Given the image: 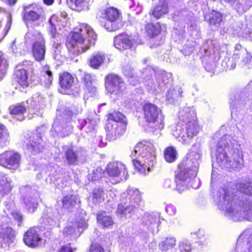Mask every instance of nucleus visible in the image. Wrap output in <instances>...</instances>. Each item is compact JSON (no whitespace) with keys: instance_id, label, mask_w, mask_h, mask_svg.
Listing matches in <instances>:
<instances>
[{"instance_id":"f257e3e1","label":"nucleus","mask_w":252,"mask_h":252,"mask_svg":"<svg viewBox=\"0 0 252 252\" xmlns=\"http://www.w3.org/2000/svg\"><path fill=\"white\" fill-rule=\"evenodd\" d=\"M215 201L220 212L230 219L252 221V196L244 197L236 189L222 188L217 193Z\"/></svg>"},{"instance_id":"f03ea898","label":"nucleus","mask_w":252,"mask_h":252,"mask_svg":"<svg viewBox=\"0 0 252 252\" xmlns=\"http://www.w3.org/2000/svg\"><path fill=\"white\" fill-rule=\"evenodd\" d=\"M200 157V146L198 144H195L187 155L186 160L179 165L176 175L175 182L177 189L180 192L186 189L188 183L190 179L196 176Z\"/></svg>"},{"instance_id":"7ed1b4c3","label":"nucleus","mask_w":252,"mask_h":252,"mask_svg":"<svg viewBox=\"0 0 252 252\" xmlns=\"http://www.w3.org/2000/svg\"><path fill=\"white\" fill-rule=\"evenodd\" d=\"M96 35L91 27L82 24L70 33L66 43L68 52L78 55L87 51L94 44Z\"/></svg>"},{"instance_id":"20e7f679","label":"nucleus","mask_w":252,"mask_h":252,"mask_svg":"<svg viewBox=\"0 0 252 252\" xmlns=\"http://www.w3.org/2000/svg\"><path fill=\"white\" fill-rule=\"evenodd\" d=\"M130 156L138 171L143 175L148 174L156 162L155 145L149 141L139 142L131 151Z\"/></svg>"},{"instance_id":"39448f33","label":"nucleus","mask_w":252,"mask_h":252,"mask_svg":"<svg viewBox=\"0 0 252 252\" xmlns=\"http://www.w3.org/2000/svg\"><path fill=\"white\" fill-rule=\"evenodd\" d=\"M216 160L219 165L222 168H242L244 165L242 152L240 149H236L233 152L222 151L221 149H217Z\"/></svg>"},{"instance_id":"423d86ee","label":"nucleus","mask_w":252,"mask_h":252,"mask_svg":"<svg viewBox=\"0 0 252 252\" xmlns=\"http://www.w3.org/2000/svg\"><path fill=\"white\" fill-rule=\"evenodd\" d=\"M200 129L196 120L186 123L185 126L179 123L170 127L171 134L185 144L189 143L190 140L197 135Z\"/></svg>"},{"instance_id":"0eeeda50","label":"nucleus","mask_w":252,"mask_h":252,"mask_svg":"<svg viewBox=\"0 0 252 252\" xmlns=\"http://www.w3.org/2000/svg\"><path fill=\"white\" fill-rule=\"evenodd\" d=\"M142 77L145 80V85L150 89L158 91L171 80L172 74L164 70L156 73L154 69L148 67L144 69Z\"/></svg>"},{"instance_id":"6e6552de","label":"nucleus","mask_w":252,"mask_h":252,"mask_svg":"<svg viewBox=\"0 0 252 252\" xmlns=\"http://www.w3.org/2000/svg\"><path fill=\"white\" fill-rule=\"evenodd\" d=\"M127 198L129 200L128 206H124L119 205L117 209V213L121 215V217H130L132 212L138 207L141 201V195L139 190L135 189H129L127 191Z\"/></svg>"},{"instance_id":"1a4fd4ad","label":"nucleus","mask_w":252,"mask_h":252,"mask_svg":"<svg viewBox=\"0 0 252 252\" xmlns=\"http://www.w3.org/2000/svg\"><path fill=\"white\" fill-rule=\"evenodd\" d=\"M145 117L148 122L153 123L155 130H161L164 127V117L161 110L156 105L146 104L144 106Z\"/></svg>"},{"instance_id":"9d476101","label":"nucleus","mask_w":252,"mask_h":252,"mask_svg":"<svg viewBox=\"0 0 252 252\" xmlns=\"http://www.w3.org/2000/svg\"><path fill=\"white\" fill-rule=\"evenodd\" d=\"M27 40L33 38L35 40L32 46L33 57L37 61L43 60L45 53V41L41 34L37 31L28 32L25 36Z\"/></svg>"},{"instance_id":"9b49d317","label":"nucleus","mask_w":252,"mask_h":252,"mask_svg":"<svg viewBox=\"0 0 252 252\" xmlns=\"http://www.w3.org/2000/svg\"><path fill=\"white\" fill-rule=\"evenodd\" d=\"M105 170L106 173L111 178L113 183H117L127 179L128 173L125 165L121 162L109 163Z\"/></svg>"},{"instance_id":"f8f14e48","label":"nucleus","mask_w":252,"mask_h":252,"mask_svg":"<svg viewBox=\"0 0 252 252\" xmlns=\"http://www.w3.org/2000/svg\"><path fill=\"white\" fill-rule=\"evenodd\" d=\"M9 220L7 216H0V249L5 248L15 237L13 229L8 226Z\"/></svg>"},{"instance_id":"ddd939ff","label":"nucleus","mask_w":252,"mask_h":252,"mask_svg":"<svg viewBox=\"0 0 252 252\" xmlns=\"http://www.w3.org/2000/svg\"><path fill=\"white\" fill-rule=\"evenodd\" d=\"M21 156L13 151H6L0 155V164L8 169L16 170L20 165Z\"/></svg>"},{"instance_id":"4468645a","label":"nucleus","mask_w":252,"mask_h":252,"mask_svg":"<svg viewBox=\"0 0 252 252\" xmlns=\"http://www.w3.org/2000/svg\"><path fill=\"white\" fill-rule=\"evenodd\" d=\"M45 11L43 7L33 3L24 7L23 18L25 21H36L43 18Z\"/></svg>"},{"instance_id":"2eb2a0df","label":"nucleus","mask_w":252,"mask_h":252,"mask_svg":"<svg viewBox=\"0 0 252 252\" xmlns=\"http://www.w3.org/2000/svg\"><path fill=\"white\" fill-rule=\"evenodd\" d=\"M126 122H108L106 126L107 138L114 140L123 135L126 131Z\"/></svg>"},{"instance_id":"dca6fc26","label":"nucleus","mask_w":252,"mask_h":252,"mask_svg":"<svg viewBox=\"0 0 252 252\" xmlns=\"http://www.w3.org/2000/svg\"><path fill=\"white\" fill-rule=\"evenodd\" d=\"M106 88L111 94H119L122 92L125 85L123 80L119 76L115 74H109L105 78Z\"/></svg>"},{"instance_id":"f3484780","label":"nucleus","mask_w":252,"mask_h":252,"mask_svg":"<svg viewBox=\"0 0 252 252\" xmlns=\"http://www.w3.org/2000/svg\"><path fill=\"white\" fill-rule=\"evenodd\" d=\"M40 229L38 227H31L25 233L23 241L25 244L32 248L39 246L42 242Z\"/></svg>"},{"instance_id":"a211bd4d","label":"nucleus","mask_w":252,"mask_h":252,"mask_svg":"<svg viewBox=\"0 0 252 252\" xmlns=\"http://www.w3.org/2000/svg\"><path fill=\"white\" fill-rule=\"evenodd\" d=\"M217 149H221L222 151L227 150L228 152H233L236 149H240V145L231 135H225L219 141Z\"/></svg>"},{"instance_id":"6ab92c4d","label":"nucleus","mask_w":252,"mask_h":252,"mask_svg":"<svg viewBox=\"0 0 252 252\" xmlns=\"http://www.w3.org/2000/svg\"><path fill=\"white\" fill-rule=\"evenodd\" d=\"M59 82L61 88L65 91H67V92H64V94H70L75 85L74 76L67 72L60 75Z\"/></svg>"},{"instance_id":"aec40b11","label":"nucleus","mask_w":252,"mask_h":252,"mask_svg":"<svg viewBox=\"0 0 252 252\" xmlns=\"http://www.w3.org/2000/svg\"><path fill=\"white\" fill-rule=\"evenodd\" d=\"M114 44L117 49L123 51L130 48L133 45V42L130 36L122 33L115 37Z\"/></svg>"},{"instance_id":"412c9836","label":"nucleus","mask_w":252,"mask_h":252,"mask_svg":"<svg viewBox=\"0 0 252 252\" xmlns=\"http://www.w3.org/2000/svg\"><path fill=\"white\" fill-rule=\"evenodd\" d=\"M142 223L153 233H158V226L160 223L159 217L154 215H145L142 219Z\"/></svg>"},{"instance_id":"4be33fe9","label":"nucleus","mask_w":252,"mask_h":252,"mask_svg":"<svg viewBox=\"0 0 252 252\" xmlns=\"http://www.w3.org/2000/svg\"><path fill=\"white\" fill-rule=\"evenodd\" d=\"M11 180L0 171V200L7 195L13 188Z\"/></svg>"},{"instance_id":"5701e85b","label":"nucleus","mask_w":252,"mask_h":252,"mask_svg":"<svg viewBox=\"0 0 252 252\" xmlns=\"http://www.w3.org/2000/svg\"><path fill=\"white\" fill-rule=\"evenodd\" d=\"M72 130L71 125L61 123L60 121L56 120L54 122L51 131L55 132L57 135L64 137L68 135Z\"/></svg>"},{"instance_id":"b1692460","label":"nucleus","mask_w":252,"mask_h":252,"mask_svg":"<svg viewBox=\"0 0 252 252\" xmlns=\"http://www.w3.org/2000/svg\"><path fill=\"white\" fill-rule=\"evenodd\" d=\"M44 99L40 94L36 93L27 101L28 104L29 110L35 113V111L43 108L44 106Z\"/></svg>"},{"instance_id":"393cba45","label":"nucleus","mask_w":252,"mask_h":252,"mask_svg":"<svg viewBox=\"0 0 252 252\" xmlns=\"http://www.w3.org/2000/svg\"><path fill=\"white\" fill-rule=\"evenodd\" d=\"M168 12V7L167 3L164 1L159 2L151 9L149 14L156 19H158L164 16Z\"/></svg>"},{"instance_id":"a878e982","label":"nucleus","mask_w":252,"mask_h":252,"mask_svg":"<svg viewBox=\"0 0 252 252\" xmlns=\"http://www.w3.org/2000/svg\"><path fill=\"white\" fill-rule=\"evenodd\" d=\"M8 109L10 114L14 118L19 121H22L25 119L24 114L26 111L27 107L23 103L11 105Z\"/></svg>"},{"instance_id":"bb28decb","label":"nucleus","mask_w":252,"mask_h":252,"mask_svg":"<svg viewBox=\"0 0 252 252\" xmlns=\"http://www.w3.org/2000/svg\"><path fill=\"white\" fill-rule=\"evenodd\" d=\"M178 117L181 122L186 123L196 120V113L193 108L185 107L179 111Z\"/></svg>"},{"instance_id":"cd10ccee","label":"nucleus","mask_w":252,"mask_h":252,"mask_svg":"<svg viewBox=\"0 0 252 252\" xmlns=\"http://www.w3.org/2000/svg\"><path fill=\"white\" fill-rule=\"evenodd\" d=\"M82 231L76 229V224L72 222H68L63 230L64 237L70 240H74L78 237Z\"/></svg>"},{"instance_id":"c85d7f7f","label":"nucleus","mask_w":252,"mask_h":252,"mask_svg":"<svg viewBox=\"0 0 252 252\" xmlns=\"http://www.w3.org/2000/svg\"><path fill=\"white\" fill-rule=\"evenodd\" d=\"M105 59V55L100 53H94L91 57L89 65L90 67L94 69H98L103 63Z\"/></svg>"},{"instance_id":"c756f323","label":"nucleus","mask_w":252,"mask_h":252,"mask_svg":"<svg viewBox=\"0 0 252 252\" xmlns=\"http://www.w3.org/2000/svg\"><path fill=\"white\" fill-rule=\"evenodd\" d=\"M86 88L90 93L92 94H94L96 91V88L94 85L95 80V76L91 74L84 73L82 78Z\"/></svg>"},{"instance_id":"7c9ffc66","label":"nucleus","mask_w":252,"mask_h":252,"mask_svg":"<svg viewBox=\"0 0 252 252\" xmlns=\"http://www.w3.org/2000/svg\"><path fill=\"white\" fill-rule=\"evenodd\" d=\"M41 142L42 140L40 138L36 139L35 141L32 139L30 140L27 145L28 151L32 154H38L43 149Z\"/></svg>"},{"instance_id":"2f4dec72","label":"nucleus","mask_w":252,"mask_h":252,"mask_svg":"<svg viewBox=\"0 0 252 252\" xmlns=\"http://www.w3.org/2000/svg\"><path fill=\"white\" fill-rule=\"evenodd\" d=\"M16 68L15 74L17 76V82L23 88L28 87L29 84L27 71L25 69L21 68L20 65L17 66Z\"/></svg>"},{"instance_id":"473e14b6","label":"nucleus","mask_w":252,"mask_h":252,"mask_svg":"<svg viewBox=\"0 0 252 252\" xmlns=\"http://www.w3.org/2000/svg\"><path fill=\"white\" fill-rule=\"evenodd\" d=\"M97 220L98 223L104 227L112 226L114 223L112 218L108 216L105 212H102L97 214Z\"/></svg>"},{"instance_id":"72a5a7b5","label":"nucleus","mask_w":252,"mask_h":252,"mask_svg":"<svg viewBox=\"0 0 252 252\" xmlns=\"http://www.w3.org/2000/svg\"><path fill=\"white\" fill-rule=\"evenodd\" d=\"M182 93V89L179 87L170 89L168 91L166 99L169 103H173L181 97Z\"/></svg>"},{"instance_id":"f704fd0d","label":"nucleus","mask_w":252,"mask_h":252,"mask_svg":"<svg viewBox=\"0 0 252 252\" xmlns=\"http://www.w3.org/2000/svg\"><path fill=\"white\" fill-rule=\"evenodd\" d=\"M41 81L44 82L46 86L50 85L53 80V75L50 67L48 65H44L41 71Z\"/></svg>"},{"instance_id":"c9c22d12","label":"nucleus","mask_w":252,"mask_h":252,"mask_svg":"<svg viewBox=\"0 0 252 252\" xmlns=\"http://www.w3.org/2000/svg\"><path fill=\"white\" fill-rule=\"evenodd\" d=\"M162 28H165L164 25H161L159 23H157L155 24H147L146 27V30L148 33L151 37H154L157 36L160 32Z\"/></svg>"},{"instance_id":"e433bc0d","label":"nucleus","mask_w":252,"mask_h":252,"mask_svg":"<svg viewBox=\"0 0 252 252\" xmlns=\"http://www.w3.org/2000/svg\"><path fill=\"white\" fill-rule=\"evenodd\" d=\"M176 243V239L175 237H167L158 244V247L161 251H166L173 248Z\"/></svg>"},{"instance_id":"4c0bfd02","label":"nucleus","mask_w":252,"mask_h":252,"mask_svg":"<svg viewBox=\"0 0 252 252\" xmlns=\"http://www.w3.org/2000/svg\"><path fill=\"white\" fill-rule=\"evenodd\" d=\"M65 158L67 163L69 165L76 163L78 158V153L72 148H68L65 153Z\"/></svg>"},{"instance_id":"58836bf2","label":"nucleus","mask_w":252,"mask_h":252,"mask_svg":"<svg viewBox=\"0 0 252 252\" xmlns=\"http://www.w3.org/2000/svg\"><path fill=\"white\" fill-rule=\"evenodd\" d=\"M24 201L26 209L29 212L33 213L37 209L38 203L35 199L27 196L24 198Z\"/></svg>"},{"instance_id":"ea45409f","label":"nucleus","mask_w":252,"mask_h":252,"mask_svg":"<svg viewBox=\"0 0 252 252\" xmlns=\"http://www.w3.org/2000/svg\"><path fill=\"white\" fill-rule=\"evenodd\" d=\"M77 201V198L75 195H68L63 199V206L64 208L70 209L74 206Z\"/></svg>"},{"instance_id":"a19ab883","label":"nucleus","mask_w":252,"mask_h":252,"mask_svg":"<svg viewBox=\"0 0 252 252\" xmlns=\"http://www.w3.org/2000/svg\"><path fill=\"white\" fill-rule=\"evenodd\" d=\"M9 135L5 126L0 124V145L6 146L9 143Z\"/></svg>"},{"instance_id":"79ce46f5","label":"nucleus","mask_w":252,"mask_h":252,"mask_svg":"<svg viewBox=\"0 0 252 252\" xmlns=\"http://www.w3.org/2000/svg\"><path fill=\"white\" fill-rule=\"evenodd\" d=\"M244 102L252 99V80L245 87L241 95V101Z\"/></svg>"},{"instance_id":"37998d69","label":"nucleus","mask_w":252,"mask_h":252,"mask_svg":"<svg viewBox=\"0 0 252 252\" xmlns=\"http://www.w3.org/2000/svg\"><path fill=\"white\" fill-rule=\"evenodd\" d=\"M221 21L222 15L221 13L214 10L212 11L210 15V24L218 27Z\"/></svg>"},{"instance_id":"c03bdc74","label":"nucleus","mask_w":252,"mask_h":252,"mask_svg":"<svg viewBox=\"0 0 252 252\" xmlns=\"http://www.w3.org/2000/svg\"><path fill=\"white\" fill-rule=\"evenodd\" d=\"M164 154L165 159L168 162H172L176 159L177 152L173 147L167 148Z\"/></svg>"},{"instance_id":"a18cd8bd","label":"nucleus","mask_w":252,"mask_h":252,"mask_svg":"<svg viewBox=\"0 0 252 252\" xmlns=\"http://www.w3.org/2000/svg\"><path fill=\"white\" fill-rule=\"evenodd\" d=\"M108 122H126V118L124 115L118 111H114L108 115Z\"/></svg>"},{"instance_id":"49530a36","label":"nucleus","mask_w":252,"mask_h":252,"mask_svg":"<svg viewBox=\"0 0 252 252\" xmlns=\"http://www.w3.org/2000/svg\"><path fill=\"white\" fill-rule=\"evenodd\" d=\"M58 215L56 216L50 215L47 217H45L43 220L45 225L49 228H52L57 225L58 223Z\"/></svg>"},{"instance_id":"de8ad7c7","label":"nucleus","mask_w":252,"mask_h":252,"mask_svg":"<svg viewBox=\"0 0 252 252\" xmlns=\"http://www.w3.org/2000/svg\"><path fill=\"white\" fill-rule=\"evenodd\" d=\"M105 17L108 21H115L119 17V12L116 8L114 7L108 8L105 11Z\"/></svg>"},{"instance_id":"09e8293b","label":"nucleus","mask_w":252,"mask_h":252,"mask_svg":"<svg viewBox=\"0 0 252 252\" xmlns=\"http://www.w3.org/2000/svg\"><path fill=\"white\" fill-rule=\"evenodd\" d=\"M105 193L101 188L95 189H94L93 194L94 202L95 203H99L104 199Z\"/></svg>"},{"instance_id":"8fccbe9b","label":"nucleus","mask_w":252,"mask_h":252,"mask_svg":"<svg viewBox=\"0 0 252 252\" xmlns=\"http://www.w3.org/2000/svg\"><path fill=\"white\" fill-rule=\"evenodd\" d=\"M105 26H108L107 29L109 31H116L122 27V23L118 20L109 21L105 24Z\"/></svg>"},{"instance_id":"3c124183","label":"nucleus","mask_w":252,"mask_h":252,"mask_svg":"<svg viewBox=\"0 0 252 252\" xmlns=\"http://www.w3.org/2000/svg\"><path fill=\"white\" fill-rule=\"evenodd\" d=\"M241 65L242 66L250 68L252 67V55L250 53L246 52L241 61Z\"/></svg>"},{"instance_id":"603ef678","label":"nucleus","mask_w":252,"mask_h":252,"mask_svg":"<svg viewBox=\"0 0 252 252\" xmlns=\"http://www.w3.org/2000/svg\"><path fill=\"white\" fill-rule=\"evenodd\" d=\"M103 174V172L102 168L97 167L93 170L91 173L89 174V179H91L92 181H96L102 177Z\"/></svg>"},{"instance_id":"864d4df0","label":"nucleus","mask_w":252,"mask_h":252,"mask_svg":"<svg viewBox=\"0 0 252 252\" xmlns=\"http://www.w3.org/2000/svg\"><path fill=\"white\" fill-rule=\"evenodd\" d=\"M240 187L245 194L252 195V181L241 184Z\"/></svg>"},{"instance_id":"5fc2aeb1","label":"nucleus","mask_w":252,"mask_h":252,"mask_svg":"<svg viewBox=\"0 0 252 252\" xmlns=\"http://www.w3.org/2000/svg\"><path fill=\"white\" fill-rule=\"evenodd\" d=\"M179 249L181 252H190V244L186 240L181 241L179 243Z\"/></svg>"},{"instance_id":"6e6d98bb","label":"nucleus","mask_w":252,"mask_h":252,"mask_svg":"<svg viewBox=\"0 0 252 252\" xmlns=\"http://www.w3.org/2000/svg\"><path fill=\"white\" fill-rule=\"evenodd\" d=\"M84 124L82 126V127H85L88 129L87 132H90L93 130L95 127V122L93 120L88 119V120H84Z\"/></svg>"},{"instance_id":"4d7b16f0","label":"nucleus","mask_w":252,"mask_h":252,"mask_svg":"<svg viewBox=\"0 0 252 252\" xmlns=\"http://www.w3.org/2000/svg\"><path fill=\"white\" fill-rule=\"evenodd\" d=\"M75 250V248L71 247L70 244L67 243L54 252H73Z\"/></svg>"},{"instance_id":"13d9d810","label":"nucleus","mask_w":252,"mask_h":252,"mask_svg":"<svg viewBox=\"0 0 252 252\" xmlns=\"http://www.w3.org/2000/svg\"><path fill=\"white\" fill-rule=\"evenodd\" d=\"M56 16H53L49 19V23L51 26L50 32L52 35V37H54L56 32V24L55 23V21L56 20Z\"/></svg>"},{"instance_id":"bf43d9fd","label":"nucleus","mask_w":252,"mask_h":252,"mask_svg":"<svg viewBox=\"0 0 252 252\" xmlns=\"http://www.w3.org/2000/svg\"><path fill=\"white\" fill-rule=\"evenodd\" d=\"M90 0H71V2L78 7H84Z\"/></svg>"},{"instance_id":"052dcab7","label":"nucleus","mask_w":252,"mask_h":252,"mask_svg":"<svg viewBox=\"0 0 252 252\" xmlns=\"http://www.w3.org/2000/svg\"><path fill=\"white\" fill-rule=\"evenodd\" d=\"M11 215L15 220L18 221V225L20 226L23 220V217L21 213L18 211L12 212Z\"/></svg>"},{"instance_id":"680f3d73","label":"nucleus","mask_w":252,"mask_h":252,"mask_svg":"<svg viewBox=\"0 0 252 252\" xmlns=\"http://www.w3.org/2000/svg\"><path fill=\"white\" fill-rule=\"evenodd\" d=\"M76 224V227H77V230H80L81 231H83V229H85L87 228L88 224L85 221V220H79L77 224Z\"/></svg>"},{"instance_id":"e2e57ef3","label":"nucleus","mask_w":252,"mask_h":252,"mask_svg":"<svg viewBox=\"0 0 252 252\" xmlns=\"http://www.w3.org/2000/svg\"><path fill=\"white\" fill-rule=\"evenodd\" d=\"M123 72L126 76L132 78L134 77L133 69L129 66H126L123 68Z\"/></svg>"},{"instance_id":"0e129e2a","label":"nucleus","mask_w":252,"mask_h":252,"mask_svg":"<svg viewBox=\"0 0 252 252\" xmlns=\"http://www.w3.org/2000/svg\"><path fill=\"white\" fill-rule=\"evenodd\" d=\"M90 252H104V250L100 245L93 244Z\"/></svg>"},{"instance_id":"69168bd1","label":"nucleus","mask_w":252,"mask_h":252,"mask_svg":"<svg viewBox=\"0 0 252 252\" xmlns=\"http://www.w3.org/2000/svg\"><path fill=\"white\" fill-rule=\"evenodd\" d=\"M248 235L249 231H245L239 236L237 240V247L239 246V244H240Z\"/></svg>"},{"instance_id":"338daca9","label":"nucleus","mask_w":252,"mask_h":252,"mask_svg":"<svg viewBox=\"0 0 252 252\" xmlns=\"http://www.w3.org/2000/svg\"><path fill=\"white\" fill-rule=\"evenodd\" d=\"M247 245L248 249L246 252H252V234L248 238Z\"/></svg>"},{"instance_id":"774afa93","label":"nucleus","mask_w":252,"mask_h":252,"mask_svg":"<svg viewBox=\"0 0 252 252\" xmlns=\"http://www.w3.org/2000/svg\"><path fill=\"white\" fill-rule=\"evenodd\" d=\"M246 9H249L252 6V0H245Z\"/></svg>"}]
</instances>
